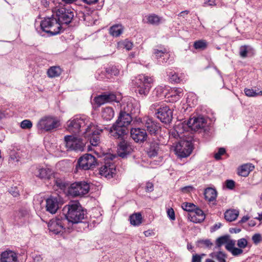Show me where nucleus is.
<instances>
[{
	"label": "nucleus",
	"instance_id": "nucleus-1",
	"mask_svg": "<svg viewBox=\"0 0 262 262\" xmlns=\"http://www.w3.org/2000/svg\"><path fill=\"white\" fill-rule=\"evenodd\" d=\"M63 211L66 220L72 224L81 222L86 215L85 211L77 201L70 202L64 207Z\"/></svg>",
	"mask_w": 262,
	"mask_h": 262
},
{
	"label": "nucleus",
	"instance_id": "nucleus-2",
	"mask_svg": "<svg viewBox=\"0 0 262 262\" xmlns=\"http://www.w3.org/2000/svg\"><path fill=\"white\" fill-rule=\"evenodd\" d=\"M103 131L101 128H98L92 122L84 129L83 135L85 138H88L91 146L88 147L89 151L94 150L92 147L98 146L100 143L99 135Z\"/></svg>",
	"mask_w": 262,
	"mask_h": 262
},
{
	"label": "nucleus",
	"instance_id": "nucleus-3",
	"mask_svg": "<svg viewBox=\"0 0 262 262\" xmlns=\"http://www.w3.org/2000/svg\"><path fill=\"white\" fill-rule=\"evenodd\" d=\"M52 11L55 14L57 21L61 26L62 24H69L74 17V13L71 9L63 7L62 4H59L53 8Z\"/></svg>",
	"mask_w": 262,
	"mask_h": 262
},
{
	"label": "nucleus",
	"instance_id": "nucleus-4",
	"mask_svg": "<svg viewBox=\"0 0 262 262\" xmlns=\"http://www.w3.org/2000/svg\"><path fill=\"white\" fill-rule=\"evenodd\" d=\"M40 27L43 31L50 35L57 34L61 29L60 23L53 16L51 17L45 18L42 20L40 23Z\"/></svg>",
	"mask_w": 262,
	"mask_h": 262
},
{
	"label": "nucleus",
	"instance_id": "nucleus-5",
	"mask_svg": "<svg viewBox=\"0 0 262 262\" xmlns=\"http://www.w3.org/2000/svg\"><path fill=\"white\" fill-rule=\"evenodd\" d=\"M91 123L87 118H73L69 120L67 123V129L72 133H79Z\"/></svg>",
	"mask_w": 262,
	"mask_h": 262
},
{
	"label": "nucleus",
	"instance_id": "nucleus-6",
	"mask_svg": "<svg viewBox=\"0 0 262 262\" xmlns=\"http://www.w3.org/2000/svg\"><path fill=\"white\" fill-rule=\"evenodd\" d=\"M153 81L151 77L143 74L139 75L136 79L137 91L141 95H147L151 87Z\"/></svg>",
	"mask_w": 262,
	"mask_h": 262
},
{
	"label": "nucleus",
	"instance_id": "nucleus-7",
	"mask_svg": "<svg viewBox=\"0 0 262 262\" xmlns=\"http://www.w3.org/2000/svg\"><path fill=\"white\" fill-rule=\"evenodd\" d=\"M59 126V120L57 118L51 116H45L41 118L37 124L38 129L45 132L52 131Z\"/></svg>",
	"mask_w": 262,
	"mask_h": 262
},
{
	"label": "nucleus",
	"instance_id": "nucleus-8",
	"mask_svg": "<svg viewBox=\"0 0 262 262\" xmlns=\"http://www.w3.org/2000/svg\"><path fill=\"white\" fill-rule=\"evenodd\" d=\"M193 149L192 143L188 141L182 140L174 147L175 154L180 158L189 156Z\"/></svg>",
	"mask_w": 262,
	"mask_h": 262
},
{
	"label": "nucleus",
	"instance_id": "nucleus-9",
	"mask_svg": "<svg viewBox=\"0 0 262 262\" xmlns=\"http://www.w3.org/2000/svg\"><path fill=\"white\" fill-rule=\"evenodd\" d=\"M64 141L67 150L83 151L84 143L74 136H66Z\"/></svg>",
	"mask_w": 262,
	"mask_h": 262
},
{
	"label": "nucleus",
	"instance_id": "nucleus-10",
	"mask_svg": "<svg viewBox=\"0 0 262 262\" xmlns=\"http://www.w3.org/2000/svg\"><path fill=\"white\" fill-rule=\"evenodd\" d=\"M89 185L85 182H78L72 184L69 187V193L73 196H82L88 193Z\"/></svg>",
	"mask_w": 262,
	"mask_h": 262
},
{
	"label": "nucleus",
	"instance_id": "nucleus-11",
	"mask_svg": "<svg viewBox=\"0 0 262 262\" xmlns=\"http://www.w3.org/2000/svg\"><path fill=\"white\" fill-rule=\"evenodd\" d=\"M96 163V160L94 156L91 154H85L81 157L78 161L79 168L83 170H88L93 168Z\"/></svg>",
	"mask_w": 262,
	"mask_h": 262
},
{
	"label": "nucleus",
	"instance_id": "nucleus-12",
	"mask_svg": "<svg viewBox=\"0 0 262 262\" xmlns=\"http://www.w3.org/2000/svg\"><path fill=\"white\" fill-rule=\"evenodd\" d=\"M127 128L115 122L110 129V134L116 139H124L127 134Z\"/></svg>",
	"mask_w": 262,
	"mask_h": 262
},
{
	"label": "nucleus",
	"instance_id": "nucleus-13",
	"mask_svg": "<svg viewBox=\"0 0 262 262\" xmlns=\"http://www.w3.org/2000/svg\"><path fill=\"white\" fill-rule=\"evenodd\" d=\"M136 121L144 125L150 134H154L158 130V126L156 123L148 116L137 118Z\"/></svg>",
	"mask_w": 262,
	"mask_h": 262
},
{
	"label": "nucleus",
	"instance_id": "nucleus-14",
	"mask_svg": "<svg viewBox=\"0 0 262 262\" xmlns=\"http://www.w3.org/2000/svg\"><path fill=\"white\" fill-rule=\"evenodd\" d=\"M157 117L163 122L169 123L172 118V111L168 106H163L158 109Z\"/></svg>",
	"mask_w": 262,
	"mask_h": 262
},
{
	"label": "nucleus",
	"instance_id": "nucleus-15",
	"mask_svg": "<svg viewBox=\"0 0 262 262\" xmlns=\"http://www.w3.org/2000/svg\"><path fill=\"white\" fill-rule=\"evenodd\" d=\"M60 198L59 196H51L46 200V210L51 214H55L59 208Z\"/></svg>",
	"mask_w": 262,
	"mask_h": 262
},
{
	"label": "nucleus",
	"instance_id": "nucleus-16",
	"mask_svg": "<svg viewBox=\"0 0 262 262\" xmlns=\"http://www.w3.org/2000/svg\"><path fill=\"white\" fill-rule=\"evenodd\" d=\"M189 128L192 130L196 131L199 129L203 128L206 124L205 119L202 117L190 118L186 123Z\"/></svg>",
	"mask_w": 262,
	"mask_h": 262
},
{
	"label": "nucleus",
	"instance_id": "nucleus-17",
	"mask_svg": "<svg viewBox=\"0 0 262 262\" xmlns=\"http://www.w3.org/2000/svg\"><path fill=\"white\" fill-rule=\"evenodd\" d=\"M94 100L98 106L105 103H110L113 101L119 102L116 95L113 93L98 95L95 97Z\"/></svg>",
	"mask_w": 262,
	"mask_h": 262
},
{
	"label": "nucleus",
	"instance_id": "nucleus-18",
	"mask_svg": "<svg viewBox=\"0 0 262 262\" xmlns=\"http://www.w3.org/2000/svg\"><path fill=\"white\" fill-rule=\"evenodd\" d=\"M130 135L133 139L136 142H143L147 138V135L144 129L133 128L130 130Z\"/></svg>",
	"mask_w": 262,
	"mask_h": 262
},
{
	"label": "nucleus",
	"instance_id": "nucleus-19",
	"mask_svg": "<svg viewBox=\"0 0 262 262\" xmlns=\"http://www.w3.org/2000/svg\"><path fill=\"white\" fill-rule=\"evenodd\" d=\"M116 171L115 165L113 163L107 162L100 168L99 173L106 178L110 179L115 174Z\"/></svg>",
	"mask_w": 262,
	"mask_h": 262
},
{
	"label": "nucleus",
	"instance_id": "nucleus-20",
	"mask_svg": "<svg viewBox=\"0 0 262 262\" xmlns=\"http://www.w3.org/2000/svg\"><path fill=\"white\" fill-rule=\"evenodd\" d=\"M64 223L60 219H53L48 223L49 230L54 234H58L61 232L63 229Z\"/></svg>",
	"mask_w": 262,
	"mask_h": 262
},
{
	"label": "nucleus",
	"instance_id": "nucleus-21",
	"mask_svg": "<svg viewBox=\"0 0 262 262\" xmlns=\"http://www.w3.org/2000/svg\"><path fill=\"white\" fill-rule=\"evenodd\" d=\"M183 94V90L181 88L170 89L168 90L166 97L168 99V101L173 102L179 100Z\"/></svg>",
	"mask_w": 262,
	"mask_h": 262
},
{
	"label": "nucleus",
	"instance_id": "nucleus-22",
	"mask_svg": "<svg viewBox=\"0 0 262 262\" xmlns=\"http://www.w3.org/2000/svg\"><path fill=\"white\" fill-rule=\"evenodd\" d=\"M235 240L232 239L230 236L229 235H225L218 237L215 241L216 246L217 248L221 247L222 246L225 245L226 250L229 248L230 246L234 245V241Z\"/></svg>",
	"mask_w": 262,
	"mask_h": 262
},
{
	"label": "nucleus",
	"instance_id": "nucleus-23",
	"mask_svg": "<svg viewBox=\"0 0 262 262\" xmlns=\"http://www.w3.org/2000/svg\"><path fill=\"white\" fill-rule=\"evenodd\" d=\"M189 219L193 223H201L205 220V215L203 211L199 208L194 209L189 214Z\"/></svg>",
	"mask_w": 262,
	"mask_h": 262
},
{
	"label": "nucleus",
	"instance_id": "nucleus-24",
	"mask_svg": "<svg viewBox=\"0 0 262 262\" xmlns=\"http://www.w3.org/2000/svg\"><path fill=\"white\" fill-rule=\"evenodd\" d=\"M130 146L127 144L124 139L118 144V155L122 158H125L127 155L130 153L131 151Z\"/></svg>",
	"mask_w": 262,
	"mask_h": 262
},
{
	"label": "nucleus",
	"instance_id": "nucleus-25",
	"mask_svg": "<svg viewBox=\"0 0 262 262\" xmlns=\"http://www.w3.org/2000/svg\"><path fill=\"white\" fill-rule=\"evenodd\" d=\"M132 121V117L129 114L126 112H120L118 118L116 122L127 128V126Z\"/></svg>",
	"mask_w": 262,
	"mask_h": 262
},
{
	"label": "nucleus",
	"instance_id": "nucleus-26",
	"mask_svg": "<svg viewBox=\"0 0 262 262\" xmlns=\"http://www.w3.org/2000/svg\"><path fill=\"white\" fill-rule=\"evenodd\" d=\"M16 254L11 251H5L1 254V262H16Z\"/></svg>",
	"mask_w": 262,
	"mask_h": 262
},
{
	"label": "nucleus",
	"instance_id": "nucleus-27",
	"mask_svg": "<svg viewBox=\"0 0 262 262\" xmlns=\"http://www.w3.org/2000/svg\"><path fill=\"white\" fill-rule=\"evenodd\" d=\"M53 172L51 169L47 168L38 169L36 172V176L40 179H50Z\"/></svg>",
	"mask_w": 262,
	"mask_h": 262
},
{
	"label": "nucleus",
	"instance_id": "nucleus-28",
	"mask_svg": "<svg viewBox=\"0 0 262 262\" xmlns=\"http://www.w3.org/2000/svg\"><path fill=\"white\" fill-rule=\"evenodd\" d=\"M101 116L104 120H111L114 116V111L112 107H106L102 110Z\"/></svg>",
	"mask_w": 262,
	"mask_h": 262
},
{
	"label": "nucleus",
	"instance_id": "nucleus-29",
	"mask_svg": "<svg viewBox=\"0 0 262 262\" xmlns=\"http://www.w3.org/2000/svg\"><path fill=\"white\" fill-rule=\"evenodd\" d=\"M254 166L251 164H245L242 165L238 170L239 175L243 177H247L250 172L253 170Z\"/></svg>",
	"mask_w": 262,
	"mask_h": 262
},
{
	"label": "nucleus",
	"instance_id": "nucleus-30",
	"mask_svg": "<svg viewBox=\"0 0 262 262\" xmlns=\"http://www.w3.org/2000/svg\"><path fill=\"white\" fill-rule=\"evenodd\" d=\"M147 19V23L149 24L158 26L159 25L162 19V18L159 16L158 15L151 14L146 16Z\"/></svg>",
	"mask_w": 262,
	"mask_h": 262
},
{
	"label": "nucleus",
	"instance_id": "nucleus-31",
	"mask_svg": "<svg viewBox=\"0 0 262 262\" xmlns=\"http://www.w3.org/2000/svg\"><path fill=\"white\" fill-rule=\"evenodd\" d=\"M204 195L206 200L209 202H212L216 199L217 192L214 189L208 188L205 190Z\"/></svg>",
	"mask_w": 262,
	"mask_h": 262
},
{
	"label": "nucleus",
	"instance_id": "nucleus-32",
	"mask_svg": "<svg viewBox=\"0 0 262 262\" xmlns=\"http://www.w3.org/2000/svg\"><path fill=\"white\" fill-rule=\"evenodd\" d=\"M239 214V211L237 210H228L225 213V219L229 222L235 221Z\"/></svg>",
	"mask_w": 262,
	"mask_h": 262
},
{
	"label": "nucleus",
	"instance_id": "nucleus-33",
	"mask_svg": "<svg viewBox=\"0 0 262 262\" xmlns=\"http://www.w3.org/2000/svg\"><path fill=\"white\" fill-rule=\"evenodd\" d=\"M209 256L216 259L218 262H227L226 260L227 255L222 251L212 252L209 254Z\"/></svg>",
	"mask_w": 262,
	"mask_h": 262
},
{
	"label": "nucleus",
	"instance_id": "nucleus-34",
	"mask_svg": "<svg viewBox=\"0 0 262 262\" xmlns=\"http://www.w3.org/2000/svg\"><path fill=\"white\" fill-rule=\"evenodd\" d=\"M123 28L121 25H116L110 29V33L113 36L118 37L122 33Z\"/></svg>",
	"mask_w": 262,
	"mask_h": 262
},
{
	"label": "nucleus",
	"instance_id": "nucleus-35",
	"mask_svg": "<svg viewBox=\"0 0 262 262\" xmlns=\"http://www.w3.org/2000/svg\"><path fill=\"white\" fill-rule=\"evenodd\" d=\"M129 219L130 224L134 226H138L142 223V216L140 213L133 214Z\"/></svg>",
	"mask_w": 262,
	"mask_h": 262
},
{
	"label": "nucleus",
	"instance_id": "nucleus-36",
	"mask_svg": "<svg viewBox=\"0 0 262 262\" xmlns=\"http://www.w3.org/2000/svg\"><path fill=\"white\" fill-rule=\"evenodd\" d=\"M159 150V144L157 142H151L148 151V155L150 157H154L158 155Z\"/></svg>",
	"mask_w": 262,
	"mask_h": 262
},
{
	"label": "nucleus",
	"instance_id": "nucleus-37",
	"mask_svg": "<svg viewBox=\"0 0 262 262\" xmlns=\"http://www.w3.org/2000/svg\"><path fill=\"white\" fill-rule=\"evenodd\" d=\"M47 73L49 77H58L61 73V69L59 67H52L48 70Z\"/></svg>",
	"mask_w": 262,
	"mask_h": 262
},
{
	"label": "nucleus",
	"instance_id": "nucleus-38",
	"mask_svg": "<svg viewBox=\"0 0 262 262\" xmlns=\"http://www.w3.org/2000/svg\"><path fill=\"white\" fill-rule=\"evenodd\" d=\"M236 241H234V245L230 246L227 250L230 252L233 256H238L243 253V250L241 248L235 247Z\"/></svg>",
	"mask_w": 262,
	"mask_h": 262
},
{
	"label": "nucleus",
	"instance_id": "nucleus-39",
	"mask_svg": "<svg viewBox=\"0 0 262 262\" xmlns=\"http://www.w3.org/2000/svg\"><path fill=\"white\" fill-rule=\"evenodd\" d=\"M122 110L120 112H126L128 114L131 113L133 111V104L131 102L127 101L124 103L122 105Z\"/></svg>",
	"mask_w": 262,
	"mask_h": 262
},
{
	"label": "nucleus",
	"instance_id": "nucleus-40",
	"mask_svg": "<svg viewBox=\"0 0 262 262\" xmlns=\"http://www.w3.org/2000/svg\"><path fill=\"white\" fill-rule=\"evenodd\" d=\"M118 46L120 48H123L129 51L131 50L133 47V43L127 39L118 42Z\"/></svg>",
	"mask_w": 262,
	"mask_h": 262
},
{
	"label": "nucleus",
	"instance_id": "nucleus-41",
	"mask_svg": "<svg viewBox=\"0 0 262 262\" xmlns=\"http://www.w3.org/2000/svg\"><path fill=\"white\" fill-rule=\"evenodd\" d=\"M245 93L248 97H256L257 96L262 95V91H260L257 92L253 89H245Z\"/></svg>",
	"mask_w": 262,
	"mask_h": 262
},
{
	"label": "nucleus",
	"instance_id": "nucleus-42",
	"mask_svg": "<svg viewBox=\"0 0 262 262\" xmlns=\"http://www.w3.org/2000/svg\"><path fill=\"white\" fill-rule=\"evenodd\" d=\"M155 91L157 93V95L159 96H163L166 97V95L167 93L168 89L167 88L159 86L156 89Z\"/></svg>",
	"mask_w": 262,
	"mask_h": 262
},
{
	"label": "nucleus",
	"instance_id": "nucleus-43",
	"mask_svg": "<svg viewBox=\"0 0 262 262\" xmlns=\"http://www.w3.org/2000/svg\"><path fill=\"white\" fill-rule=\"evenodd\" d=\"M194 47L196 49L204 50L207 47V43L204 40H198L194 42Z\"/></svg>",
	"mask_w": 262,
	"mask_h": 262
},
{
	"label": "nucleus",
	"instance_id": "nucleus-44",
	"mask_svg": "<svg viewBox=\"0 0 262 262\" xmlns=\"http://www.w3.org/2000/svg\"><path fill=\"white\" fill-rule=\"evenodd\" d=\"M182 207L184 210L191 213L194 209L195 206L191 203H184L182 204Z\"/></svg>",
	"mask_w": 262,
	"mask_h": 262
},
{
	"label": "nucleus",
	"instance_id": "nucleus-45",
	"mask_svg": "<svg viewBox=\"0 0 262 262\" xmlns=\"http://www.w3.org/2000/svg\"><path fill=\"white\" fill-rule=\"evenodd\" d=\"M32 126V123L29 120H24L20 123V127L23 129H30Z\"/></svg>",
	"mask_w": 262,
	"mask_h": 262
},
{
	"label": "nucleus",
	"instance_id": "nucleus-46",
	"mask_svg": "<svg viewBox=\"0 0 262 262\" xmlns=\"http://www.w3.org/2000/svg\"><path fill=\"white\" fill-rule=\"evenodd\" d=\"M248 245V242L245 238H242L237 241V245L241 249L245 248Z\"/></svg>",
	"mask_w": 262,
	"mask_h": 262
},
{
	"label": "nucleus",
	"instance_id": "nucleus-47",
	"mask_svg": "<svg viewBox=\"0 0 262 262\" xmlns=\"http://www.w3.org/2000/svg\"><path fill=\"white\" fill-rule=\"evenodd\" d=\"M248 48L249 47L246 45L241 47L239 50V55L242 57L245 58L247 57Z\"/></svg>",
	"mask_w": 262,
	"mask_h": 262
},
{
	"label": "nucleus",
	"instance_id": "nucleus-48",
	"mask_svg": "<svg viewBox=\"0 0 262 262\" xmlns=\"http://www.w3.org/2000/svg\"><path fill=\"white\" fill-rule=\"evenodd\" d=\"M168 76L169 77L170 79L174 82L178 83L180 81V78L179 77L178 74H177L175 72H171L169 73Z\"/></svg>",
	"mask_w": 262,
	"mask_h": 262
},
{
	"label": "nucleus",
	"instance_id": "nucleus-49",
	"mask_svg": "<svg viewBox=\"0 0 262 262\" xmlns=\"http://www.w3.org/2000/svg\"><path fill=\"white\" fill-rule=\"evenodd\" d=\"M252 239L253 243L257 245L261 241L262 237L260 234L256 233V234H254L252 236Z\"/></svg>",
	"mask_w": 262,
	"mask_h": 262
},
{
	"label": "nucleus",
	"instance_id": "nucleus-50",
	"mask_svg": "<svg viewBox=\"0 0 262 262\" xmlns=\"http://www.w3.org/2000/svg\"><path fill=\"white\" fill-rule=\"evenodd\" d=\"M225 152H226V150H225V148H220L219 149V151H217V152H216L214 155V158L217 160L221 159V156L223 155L225 153Z\"/></svg>",
	"mask_w": 262,
	"mask_h": 262
},
{
	"label": "nucleus",
	"instance_id": "nucleus-51",
	"mask_svg": "<svg viewBox=\"0 0 262 262\" xmlns=\"http://www.w3.org/2000/svg\"><path fill=\"white\" fill-rule=\"evenodd\" d=\"M166 53V50H159L155 49L154 50V54H155L157 58H159V57H161L162 56H164Z\"/></svg>",
	"mask_w": 262,
	"mask_h": 262
},
{
	"label": "nucleus",
	"instance_id": "nucleus-52",
	"mask_svg": "<svg viewBox=\"0 0 262 262\" xmlns=\"http://www.w3.org/2000/svg\"><path fill=\"white\" fill-rule=\"evenodd\" d=\"M167 214L170 220L173 221L175 220L174 212L172 208L168 209L167 211Z\"/></svg>",
	"mask_w": 262,
	"mask_h": 262
},
{
	"label": "nucleus",
	"instance_id": "nucleus-53",
	"mask_svg": "<svg viewBox=\"0 0 262 262\" xmlns=\"http://www.w3.org/2000/svg\"><path fill=\"white\" fill-rule=\"evenodd\" d=\"M106 72L114 75H117L119 73V70L115 67H113L111 69H107Z\"/></svg>",
	"mask_w": 262,
	"mask_h": 262
},
{
	"label": "nucleus",
	"instance_id": "nucleus-54",
	"mask_svg": "<svg viewBox=\"0 0 262 262\" xmlns=\"http://www.w3.org/2000/svg\"><path fill=\"white\" fill-rule=\"evenodd\" d=\"M205 254H202L201 256L195 254L192 256V262H201L202 256H205Z\"/></svg>",
	"mask_w": 262,
	"mask_h": 262
},
{
	"label": "nucleus",
	"instance_id": "nucleus-55",
	"mask_svg": "<svg viewBox=\"0 0 262 262\" xmlns=\"http://www.w3.org/2000/svg\"><path fill=\"white\" fill-rule=\"evenodd\" d=\"M216 5L215 0H205L203 6H214Z\"/></svg>",
	"mask_w": 262,
	"mask_h": 262
},
{
	"label": "nucleus",
	"instance_id": "nucleus-56",
	"mask_svg": "<svg viewBox=\"0 0 262 262\" xmlns=\"http://www.w3.org/2000/svg\"><path fill=\"white\" fill-rule=\"evenodd\" d=\"M226 186L227 188L232 189L235 186V182L231 180H228L226 181Z\"/></svg>",
	"mask_w": 262,
	"mask_h": 262
},
{
	"label": "nucleus",
	"instance_id": "nucleus-57",
	"mask_svg": "<svg viewBox=\"0 0 262 262\" xmlns=\"http://www.w3.org/2000/svg\"><path fill=\"white\" fill-rule=\"evenodd\" d=\"M56 184L57 186L61 189L66 188L68 186V184L60 180H56Z\"/></svg>",
	"mask_w": 262,
	"mask_h": 262
},
{
	"label": "nucleus",
	"instance_id": "nucleus-58",
	"mask_svg": "<svg viewBox=\"0 0 262 262\" xmlns=\"http://www.w3.org/2000/svg\"><path fill=\"white\" fill-rule=\"evenodd\" d=\"M154 189V185L152 183L147 182L146 184V190L151 192Z\"/></svg>",
	"mask_w": 262,
	"mask_h": 262
},
{
	"label": "nucleus",
	"instance_id": "nucleus-59",
	"mask_svg": "<svg viewBox=\"0 0 262 262\" xmlns=\"http://www.w3.org/2000/svg\"><path fill=\"white\" fill-rule=\"evenodd\" d=\"M202 243L205 245L207 247H210L212 245V243L209 239H206L203 241Z\"/></svg>",
	"mask_w": 262,
	"mask_h": 262
},
{
	"label": "nucleus",
	"instance_id": "nucleus-60",
	"mask_svg": "<svg viewBox=\"0 0 262 262\" xmlns=\"http://www.w3.org/2000/svg\"><path fill=\"white\" fill-rule=\"evenodd\" d=\"M10 158L12 161L18 162L19 161V157L17 156V154H15L14 155L11 154Z\"/></svg>",
	"mask_w": 262,
	"mask_h": 262
},
{
	"label": "nucleus",
	"instance_id": "nucleus-61",
	"mask_svg": "<svg viewBox=\"0 0 262 262\" xmlns=\"http://www.w3.org/2000/svg\"><path fill=\"white\" fill-rule=\"evenodd\" d=\"M34 262H41L42 260V258L40 255H36L33 258Z\"/></svg>",
	"mask_w": 262,
	"mask_h": 262
},
{
	"label": "nucleus",
	"instance_id": "nucleus-62",
	"mask_svg": "<svg viewBox=\"0 0 262 262\" xmlns=\"http://www.w3.org/2000/svg\"><path fill=\"white\" fill-rule=\"evenodd\" d=\"M222 226V224L220 223H218L215 224L212 228V231H215L219 229Z\"/></svg>",
	"mask_w": 262,
	"mask_h": 262
},
{
	"label": "nucleus",
	"instance_id": "nucleus-63",
	"mask_svg": "<svg viewBox=\"0 0 262 262\" xmlns=\"http://www.w3.org/2000/svg\"><path fill=\"white\" fill-rule=\"evenodd\" d=\"M98 1V0H83V1L84 2H85V3L89 4V5L95 4L96 2H97Z\"/></svg>",
	"mask_w": 262,
	"mask_h": 262
},
{
	"label": "nucleus",
	"instance_id": "nucleus-64",
	"mask_svg": "<svg viewBox=\"0 0 262 262\" xmlns=\"http://www.w3.org/2000/svg\"><path fill=\"white\" fill-rule=\"evenodd\" d=\"M160 103H159V102H156V103H155L152 104L151 105V106H150V108H151V110H154H154H155V109H156L157 107H158V106H160Z\"/></svg>",
	"mask_w": 262,
	"mask_h": 262
}]
</instances>
